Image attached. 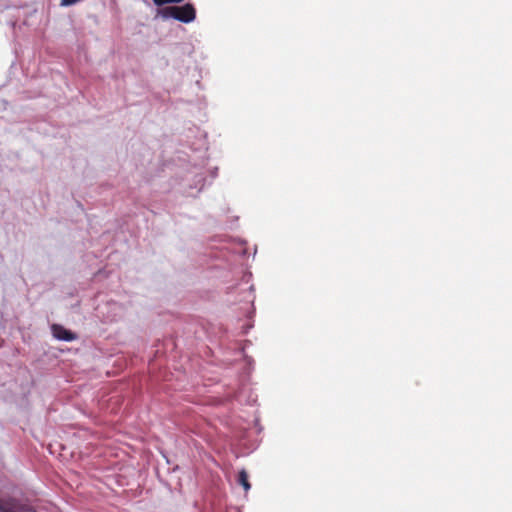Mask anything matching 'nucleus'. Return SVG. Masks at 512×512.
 <instances>
[{"mask_svg": "<svg viewBox=\"0 0 512 512\" xmlns=\"http://www.w3.org/2000/svg\"><path fill=\"white\" fill-rule=\"evenodd\" d=\"M161 14L164 18L171 17L183 23H190L196 17V10L192 4L187 3L183 6L165 7L161 10Z\"/></svg>", "mask_w": 512, "mask_h": 512, "instance_id": "obj_1", "label": "nucleus"}, {"mask_svg": "<svg viewBox=\"0 0 512 512\" xmlns=\"http://www.w3.org/2000/svg\"><path fill=\"white\" fill-rule=\"evenodd\" d=\"M152 1L157 6H163V5L169 4V3H181L184 0H152Z\"/></svg>", "mask_w": 512, "mask_h": 512, "instance_id": "obj_4", "label": "nucleus"}, {"mask_svg": "<svg viewBox=\"0 0 512 512\" xmlns=\"http://www.w3.org/2000/svg\"><path fill=\"white\" fill-rule=\"evenodd\" d=\"M238 483L239 485H241L244 490L247 492L250 488H251V485L249 483V480H248V473L246 472V470L242 469L239 474H238Z\"/></svg>", "mask_w": 512, "mask_h": 512, "instance_id": "obj_3", "label": "nucleus"}, {"mask_svg": "<svg viewBox=\"0 0 512 512\" xmlns=\"http://www.w3.org/2000/svg\"><path fill=\"white\" fill-rule=\"evenodd\" d=\"M52 332L54 337H56L59 340L72 341L76 338L74 333L65 329L63 326L59 324L52 325Z\"/></svg>", "mask_w": 512, "mask_h": 512, "instance_id": "obj_2", "label": "nucleus"}]
</instances>
